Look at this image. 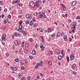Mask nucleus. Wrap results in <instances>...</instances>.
Segmentation results:
<instances>
[{
  "label": "nucleus",
  "instance_id": "f257e3e1",
  "mask_svg": "<svg viewBox=\"0 0 80 80\" xmlns=\"http://www.w3.org/2000/svg\"><path fill=\"white\" fill-rule=\"evenodd\" d=\"M23 29V27L22 26V25H19V27H17L16 30L17 31H19V32H22V30Z\"/></svg>",
  "mask_w": 80,
  "mask_h": 80
},
{
  "label": "nucleus",
  "instance_id": "f03ea898",
  "mask_svg": "<svg viewBox=\"0 0 80 80\" xmlns=\"http://www.w3.org/2000/svg\"><path fill=\"white\" fill-rule=\"evenodd\" d=\"M30 5L31 7H35V3L33 1L30 2Z\"/></svg>",
  "mask_w": 80,
  "mask_h": 80
},
{
  "label": "nucleus",
  "instance_id": "7ed1b4c3",
  "mask_svg": "<svg viewBox=\"0 0 80 80\" xmlns=\"http://www.w3.org/2000/svg\"><path fill=\"white\" fill-rule=\"evenodd\" d=\"M2 39L4 41H6V35L5 34H3L2 35Z\"/></svg>",
  "mask_w": 80,
  "mask_h": 80
},
{
  "label": "nucleus",
  "instance_id": "20e7f679",
  "mask_svg": "<svg viewBox=\"0 0 80 80\" xmlns=\"http://www.w3.org/2000/svg\"><path fill=\"white\" fill-rule=\"evenodd\" d=\"M76 22H74L72 23V25L73 27H72V28H74V30H76Z\"/></svg>",
  "mask_w": 80,
  "mask_h": 80
},
{
  "label": "nucleus",
  "instance_id": "39448f33",
  "mask_svg": "<svg viewBox=\"0 0 80 80\" xmlns=\"http://www.w3.org/2000/svg\"><path fill=\"white\" fill-rule=\"evenodd\" d=\"M11 69L12 70H14V71H16V70H18V68H17L16 67H12L11 68Z\"/></svg>",
  "mask_w": 80,
  "mask_h": 80
},
{
  "label": "nucleus",
  "instance_id": "423d86ee",
  "mask_svg": "<svg viewBox=\"0 0 80 80\" xmlns=\"http://www.w3.org/2000/svg\"><path fill=\"white\" fill-rule=\"evenodd\" d=\"M70 57L71 58V60H72L74 58V55L73 54H71L70 55Z\"/></svg>",
  "mask_w": 80,
  "mask_h": 80
},
{
  "label": "nucleus",
  "instance_id": "0eeeda50",
  "mask_svg": "<svg viewBox=\"0 0 80 80\" xmlns=\"http://www.w3.org/2000/svg\"><path fill=\"white\" fill-rule=\"evenodd\" d=\"M40 65V63H39V62L37 64L36 66L35 67L36 69H37Z\"/></svg>",
  "mask_w": 80,
  "mask_h": 80
},
{
  "label": "nucleus",
  "instance_id": "6e6552de",
  "mask_svg": "<svg viewBox=\"0 0 80 80\" xmlns=\"http://www.w3.org/2000/svg\"><path fill=\"white\" fill-rule=\"evenodd\" d=\"M32 54L33 55H35V54L36 53V51H35V49H33L32 51Z\"/></svg>",
  "mask_w": 80,
  "mask_h": 80
},
{
  "label": "nucleus",
  "instance_id": "1a4fd4ad",
  "mask_svg": "<svg viewBox=\"0 0 80 80\" xmlns=\"http://www.w3.org/2000/svg\"><path fill=\"white\" fill-rule=\"evenodd\" d=\"M77 4V2L76 1H74L72 2V6H74L75 5H76Z\"/></svg>",
  "mask_w": 80,
  "mask_h": 80
},
{
  "label": "nucleus",
  "instance_id": "9d476101",
  "mask_svg": "<svg viewBox=\"0 0 80 80\" xmlns=\"http://www.w3.org/2000/svg\"><path fill=\"white\" fill-rule=\"evenodd\" d=\"M58 58L59 60H62V56L59 55L58 57Z\"/></svg>",
  "mask_w": 80,
  "mask_h": 80
},
{
  "label": "nucleus",
  "instance_id": "9b49d317",
  "mask_svg": "<svg viewBox=\"0 0 80 80\" xmlns=\"http://www.w3.org/2000/svg\"><path fill=\"white\" fill-rule=\"evenodd\" d=\"M36 7H39L40 6V4H39V2H37L36 3Z\"/></svg>",
  "mask_w": 80,
  "mask_h": 80
},
{
  "label": "nucleus",
  "instance_id": "f8f14e48",
  "mask_svg": "<svg viewBox=\"0 0 80 80\" xmlns=\"http://www.w3.org/2000/svg\"><path fill=\"white\" fill-rule=\"evenodd\" d=\"M63 38L65 41H66L67 40V36H64L63 37Z\"/></svg>",
  "mask_w": 80,
  "mask_h": 80
},
{
  "label": "nucleus",
  "instance_id": "ddd939ff",
  "mask_svg": "<svg viewBox=\"0 0 80 80\" xmlns=\"http://www.w3.org/2000/svg\"><path fill=\"white\" fill-rule=\"evenodd\" d=\"M48 64L50 65V66H52V62L51 60H50L48 62Z\"/></svg>",
  "mask_w": 80,
  "mask_h": 80
},
{
  "label": "nucleus",
  "instance_id": "4468645a",
  "mask_svg": "<svg viewBox=\"0 0 80 80\" xmlns=\"http://www.w3.org/2000/svg\"><path fill=\"white\" fill-rule=\"evenodd\" d=\"M15 3H19L20 2L19 0H15Z\"/></svg>",
  "mask_w": 80,
  "mask_h": 80
},
{
  "label": "nucleus",
  "instance_id": "2eb2a0df",
  "mask_svg": "<svg viewBox=\"0 0 80 80\" xmlns=\"http://www.w3.org/2000/svg\"><path fill=\"white\" fill-rule=\"evenodd\" d=\"M60 36V32H58V33L57 35L56 36V37H59Z\"/></svg>",
  "mask_w": 80,
  "mask_h": 80
},
{
  "label": "nucleus",
  "instance_id": "dca6fc26",
  "mask_svg": "<svg viewBox=\"0 0 80 80\" xmlns=\"http://www.w3.org/2000/svg\"><path fill=\"white\" fill-rule=\"evenodd\" d=\"M55 52L57 53H60V51H59V50H58V49H56Z\"/></svg>",
  "mask_w": 80,
  "mask_h": 80
},
{
  "label": "nucleus",
  "instance_id": "f3484780",
  "mask_svg": "<svg viewBox=\"0 0 80 80\" xmlns=\"http://www.w3.org/2000/svg\"><path fill=\"white\" fill-rule=\"evenodd\" d=\"M21 47L23 48L24 47V42H22L21 44Z\"/></svg>",
  "mask_w": 80,
  "mask_h": 80
},
{
  "label": "nucleus",
  "instance_id": "a211bd4d",
  "mask_svg": "<svg viewBox=\"0 0 80 80\" xmlns=\"http://www.w3.org/2000/svg\"><path fill=\"white\" fill-rule=\"evenodd\" d=\"M39 64H40V65H41V66L43 65V61H41L40 62Z\"/></svg>",
  "mask_w": 80,
  "mask_h": 80
},
{
  "label": "nucleus",
  "instance_id": "6ab92c4d",
  "mask_svg": "<svg viewBox=\"0 0 80 80\" xmlns=\"http://www.w3.org/2000/svg\"><path fill=\"white\" fill-rule=\"evenodd\" d=\"M15 44V45H18V41L17 40H16L14 42Z\"/></svg>",
  "mask_w": 80,
  "mask_h": 80
},
{
  "label": "nucleus",
  "instance_id": "aec40b11",
  "mask_svg": "<svg viewBox=\"0 0 80 80\" xmlns=\"http://www.w3.org/2000/svg\"><path fill=\"white\" fill-rule=\"evenodd\" d=\"M32 24H33V21L32 20L31 21V22L30 23V26H32Z\"/></svg>",
  "mask_w": 80,
  "mask_h": 80
},
{
  "label": "nucleus",
  "instance_id": "412c9836",
  "mask_svg": "<svg viewBox=\"0 0 80 80\" xmlns=\"http://www.w3.org/2000/svg\"><path fill=\"white\" fill-rule=\"evenodd\" d=\"M25 47L27 48H28V47H29V46L28 45V43H26L25 44Z\"/></svg>",
  "mask_w": 80,
  "mask_h": 80
},
{
  "label": "nucleus",
  "instance_id": "4be33fe9",
  "mask_svg": "<svg viewBox=\"0 0 80 80\" xmlns=\"http://www.w3.org/2000/svg\"><path fill=\"white\" fill-rule=\"evenodd\" d=\"M75 67H76V65H75V64H73L72 67V68H75Z\"/></svg>",
  "mask_w": 80,
  "mask_h": 80
},
{
  "label": "nucleus",
  "instance_id": "5701e85b",
  "mask_svg": "<svg viewBox=\"0 0 80 80\" xmlns=\"http://www.w3.org/2000/svg\"><path fill=\"white\" fill-rule=\"evenodd\" d=\"M24 52L25 53H28V50H27L26 49L24 50Z\"/></svg>",
  "mask_w": 80,
  "mask_h": 80
},
{
  "label": "nucleus",
  "instance_id": "b1692460",
  "mask_svg": "<svg viewBox=\"0 0 80 80\" xmlns=\"http://www.w3.org/2000/svg\"><path fill=\"white\" fill-rule=\"evenodd\" d=\"M22 23H23V21H20L19 23V25H22Z\"/></svg>",
  "mask_w": 80,
  "mask_h": 80
},
{
  "label": "nucleus",
  "instance_id": "393cba45",
  "mask_svg": "<svg viewBox=\"0 0 80 80\" xmlns=\"http://www.w3.org/2000/svg\"><path fill=\"white\" fill-rule=\"evenodd\" d=\"M48 32L49 33H50V32H51V29H50V28H49L48 29Z\"/></svg>",
  "mask_w": 80,
  "mask_h": 80
},
{
  "label": "nucleus",
  "instance_id": "a878e982",
  "mask_svg": "<svg viewBox=\"0 0 80 80\" xmlns=\"http://www.w3.org/2000/svg\"><path fill=\"white\" fill-rule=\"evenodd\" d=\"M15 61L16 62H18V61H19V60H18V58H17L15 59Z\"/></svg>",
  "mask_w": 80,
  "mask_h": 80
},
{
  "label": "nucleus",
  "instance_id": "bb28decb",
  "mask_svg": "<svg viewBox=\"0 0 80 80\" xmlns=\"http://www.w3.org/2000/svg\"><path fill=\"white\" fill-rule=\"evenodd\" d=\"M41 37L42 39V41L43 42H44V39L43 38V37L42 36H41Z\"/></svg>",
  "mask_w": 80,
  "mask_h": 80
},
{
  "label": "nucleus",
  "instance_id": "cd10ccee",
  "mask_svg": "<svg viewBox=\"0 0 80 80\" xmlns=\"http://www.w3.org/2000/svg\"><path fill=\"white\" fill-rule=\"evenodd\" d=\"M33 41V39L32 38H30L29 39V42H32Z\"/></svg>",
  "mask_w": 80,
  "mask_h": 80
},
{
  "label": "nucleus",
  "instance_id": "c85d7f7f",
  "mask_svg": "<svg viewBox=\"0 0 80 80\" xmlns=\"http://www.w3.org/2000/svg\"><path fill=\"white\" fill-rule=\"evenodd\" d=\"M49 53H50V54H51V55L53 54V51H50Z\"/></svg>",
  "mask_w": 80,
  "mask_h": 80
},
{
  "label": "nucleus",
  "instance_id": "c756f323",
  "mask_svg": "<svg viewBox=\"0 0 80 80\" xmlns=\"http://www.w3.org/2000/svg\"><path fill=\"white\" fill-rule=\"evenodd\" d=\"M21 75V74H19L18 75V78H21V77H22Z\"/></svg>",
  "mask_w": 80,
  "mask_h": 80
},
{
  "label": "nucleus",
  "instance_id": "7c9ffc66",
  "mask_svg": "<svg viewBox=\"0 0 80 80\" xmlns=\"http://www.w3.org/2000/svg\"><path fill=\"white\" fill-rule=\"evenodd\" d=\"M39 31H40L41 32H43V29H42L41 28H39Z\"/></svg>",
  "mask_w": 80,
  "mask_h": 80
},
{
  "label": "nucleus",
  "instance_id": "2f4dec72",
  "mask_svg": "<svg viewBox=\"0 0 80 80\" xmlns=\"http://www.w3.org/2000/svg\"><path fill=\"white\" fill-rule=\"evenodd\" d=\"M42 47H43V44L42 43L40 45V48H42Z\"/></svg>",
  "mask_w": 80,
  "mask_h": 80
},
{
  "label": "nucleus",
  "instance_id": "473e14b6",
  "mask_svg": "<svg viewBox=\"0 0 80 80\" xmlns=\"http://www.w3.org/2000/svg\"><path fill=\"white\" fill-rule=\"evenodd\" d=\"M21 80H25V77H22L21 78Z\"/></svg>",
  "mask_w": 80,
  "mask_h": 80
},
{
  "label": "nucleus",
  "instance_id": "72a5a7b5",
  "mask_svg": "<svg viewBox=\"0 0 80 80\" xmlns=\"http://www.w3.org/2000/svg\"><path fill=\"white\" fill-rule=\"evenodd\" d=\"M42 16L43 17H44V18H47V16H46V15L44 14L42 15Z\"/></svg>",
  "mask_w": 80,
  "mask_h": 80
},
{
  "label": "nucleus",
  "instance_id": "f704fd0d",
  "mask_svg": "<svg viewBox=\"0 0 80 80\" xmlns=\"http://www.w3.org/2000/svg\"><path fill=\"white\" fill-rule=\"evenodd\" d=\"M42 48V51H43L44 50V49H45V47H43L42 48Z\"/></svg>",
  "mask_w": 80,
  "mask_h": 80
},
{
  "label": "nucleus",
  "instance_id": "c9c22d12",
  "mask_svg": "<svg viewBox=\"0 0 80 80\" xmlns=\"http://www.w3.org/2000/svg\"><path fill=\"white\" fill-rule=\"evenodd\" d=\"M29 17V15H28V14H27L26 15V18L28 19V18Z\"/></svg>",
  "mask_w": 80,
  "mask_h": 80
},
{
  "label": "nucleus",
  "instance_id": "e433bc0d",
  "mask_svg": "<svg viewBox=\"0 0 80 80\" xmlns=\"http://www.w3.org/2000/svg\"><path fill=\"white\" fill-rule=\"evenodd\" d=\"M63 11H65L66 10V8L64 6V7H63Z\"/></svg>",
  "mask_w": 80,
  "mask_h": 80
},
{
  "label": "nucleus",
  "instance_id": "4c0bfd02",
  "mask_svg": "<svg viewBox=\"0 0 80 80\" xmlns=\"http://www.w3.org/2000/svg\"><path fill=\"white\" fill-rule=\"evenodd\" d=\"M5 56H6V57H9V53H7L6 54Z\"/></svg>",
  "mask_w": 80,
  "mask_h": 80
},
{
  "label": "nucleus",
  "instance_id": "58836bf2",
  "mask_svg": "<svg viewBox=\"0 0 80 80\" xmlns=\"http://www.w3.org/2000/svg\"><path fill=\"white\" fill-rule=\"evenodd\" d=\"M34 16H37V12H36L34 13Z\"/></svg>",
  "mask_w": 80,
  "mask_h": 80
},
{
  "label": "nucleus",
  "instance_id": "ea45409f",
  "mask_svg": "<svg viewBox=\"0 0 80 80\" xmlns=\"http://www.w3.org/2000/svg\"><path fill=\"white\" fill-rule=\"evenodd\" d=\"M31 78V77L30 76H28L27 77V79L28 80H30V78Z\"/></svg>",
  "mask_w": 80,
  "mask_h": 80
},
{
  "label": "nucleus",
  "instance_id": "a19ab883",
  "mask_svg": "<svg viewBox=\"0 0 80 80\" xmlns=\"http://www.w3.org/2000/svg\"><path fill=\"white\" fill-rule=\"evenodd\" d=\"M14 35L15 37H17V32H15L14 33Z\"/></svg>",
  "mask_w": 80,
  "mask_h": 80
},
{
  "label": "nucleus",
  "instance_id": "79ce46f5",
  "mask_svg": "<svg viewBox=\"0 0 80 80\" xmlns=\"http://www.w3.org/2000/svg\"><path fill=\"white\" fill-rule=\"evenodd\" d=\"M42 14H45V11H43V10H42Z\"/></svg>",
  "mask_w": 80,
  "mask_h": 80
},
{
  "label": "nucleus",
  "instance_id": "37998d69",
  "mask_svg": "<svg viewBox=\"0 0 80 80\" xmlns=\"http://www.w3.org/2000/svg\"><path fill=\"white\" fill-rule=\"evenodd\" d=\"M29 58H30V59H33V57L30 56H29Z\"/></svg>",
  "mask_w": 80,
  "mask_h": 80
},
{
  "label": "nucleus",
  "instance_id": "c03bdc74",
  "mask_svg": "<svg viewBox=\"0 0 80 80\" xmlns=\"http://www.w3.org/2000/svg\"><path fill=\"white\" fill-rule=\"evenodd\" d=\"M73 73L74 75H76V74H77V72H75V71H73Z\"/></svg>",
  "mask_w": 80,
  "mask_h": 80
},
{
  "label": "nucleus",
  "instance_id": "a18cd8bd",
  "mask_svg": "<svg viewBox=\"0 0 80 80\" xmlns=\"http://www.w3.org/2000/svg\"><path fill=\"white\" fill-rule=\"evenodd\" d=\"M42 14H41L40 15H39V18H42Z\"/></svg>",
  "mask_w": 80,
  "mask_h": 80
},
{
  "label": "nucleus",
  "instance_id": "49530a36",
  "mask_svg": "<svg viewBox=\"0 0 80 80\" xmlns=\"http://www.w3.org/2000/svg\"><path fill=\"white\" fill-rule=\"evenodd\" d=\"M17 7L18 8L20 7V4H17Z\"/></svg>",
  "mask_w": 80,
  "mask_h": 80
},
{
  "label": "nucleus",
  "instance_id": "de8ad7c7",
  "mask_svg": "<svg viewBox=\"0 0 80 80\" xmlns=\"http://www.w3.org/2000/svg\"><path fill=\"white\" fill-rule=\"evenodd\" d=\"M67 59L68 62H69V57H67Z\"/></svg>",
  "mask_w": 80,
  "mask_h": 80
},
{
  "label": "nucleus",
  "instance_id": "09e8293b",
  "mask_svg": "<svg viewBox=\"0 0 80 80\" xmlns=\"http://www.w3.org/2000/svg\"><path fill=\"white\" fill-rule=\"evenodd\" d=\"M55 36V33H53L51 35V37H53Z\"/></svg>",
  "mask_w": 80,
  "mask_h": 80
},
{
  "label": "nucleus",
  "instance_id": "8fccbe9b",
  "mask_svg": "<svg viewBox=\"0 0 80 80\" xmlns=\"http://www.w3.org/2000/svg\"><path fill=\"white\" fill-rule=\"evenodd\" d=\"M64 35V33L63 32H62L61 34V36H63Z\"/></svg>",
  "mask_w": 80,
  "mask_h": 80
},
{
  "label": "nucleus",
  "instance_id": "3c124183",
  "mask_svg": "<svg viewBox=\"0 0 80 80\" xmlns=\"http://www.w3.org/2000/svg\"><path fill=\"white\" fill-rule=\"evenodd\" d=\"M72 38H69V42H72Z\"/></svg>",
  "mask_w": 80,
  "mask_h": 80
},
{
  "label": "nucleus",
  "instance_id": "603ef678",
  "mask_svg": "<svg viewBox=\"0 0 80 80\" xmlns=\"http://www.w3.org/2000/svg\"><path fill=\"white\" fill-rule=\"evenodd\" d=\"M76 18H77V19H80V17H79V16H78Z\"/></svg>",
  "mask_w": 80,
  "mask_h": 80
},
{
  "label": "nucleus",
  "instance_id": "864d4df0",
  "mask_svg": "<svg viewBox=\"0 0 80 80\" xmlns=\"http://www.w3.org/2000/svg\"><path fill=\"white\" fill-rule=\"evenodd\" d=\"M68 22L69 23H70V22H72V20H68Z\"/></svg>",
  "mask_w": 80,
  "mask_h": 80
},
{
  "label": "nucleus",
  "instance_id": "5fc2aeb1",
  "mask_svg": "<svg viewBox=\"0 0 80 80\" xmlns=\"http://www.w3.org/2000/svg\"><path fill=\"white\" fill-rule=\"evenodd\" d=\"M4 11L5 12H7V8H5L4 10Z\"/></svg>",
  "mask_w": 80,
  "mask_h": 80
},
{
  "label": "nucleus",
  "instance_id": "6e6d98bb",
  "mask_svg": "<svg viewBox=\"0 0 80 80\" xmlns=\"http://www.w3.org/2000/svg\"><path fill=\"white\" fill-rule=\"evenodd\" d=\"M61 5V6H62V7H65V6L63 5V3H62Z\"/></svg>",
  "mask_w": 80,
  "mask_h": 80
},
{
  "label": "nucleus",
  "instance_id": "4d7b16f0",
  "mask_svg": "<svg viewBox=\"0 0 80 80\" xmlns=\"http://www.w3.org/2000/svg\"><path fill=\"white\" fill-rule=\"evenodd\" d=\"M26 24H29V21H28L26 22Z\"/></svg>",
  "mask_w": 80,
  "mask_h": 80
},
{
  "label": "nucleus",
  "instance_id": "13d9d810",
  "mask_svg": "<svg viewBox=\"0 0 80 80\" xmlns=\"http://www.w3.org/2000/svg\"><path fill=\"white\" fill-rule=\"evenodd\" d=\"M24 68H24V67H23V66H22L21 68V70H23V69H24Z\"/></svg>",
  "mask_w": 80,
  "mask_h": 80
},
{
  "label": "nucleus",
  "instance_id": "bf43d9fd",
  "mask_svg": "<svg viewBox=\"0 0 80 80\" xmlns=\"http://www.w3.org/2000/svg\"><path fill=\"white\" fill-rule=\"evenodd\" d=\"M75 30L74 29L72 30V32H73V33H75Z\"/></svg>",
  "mask_w": 80,
  "mask_h": 80
},
{
  "label": "nucleus",
  "instance_id": "052dcab7",
  "mask_svg": "<svg viewBox=\"0 0 80 80\" xmlns=\"http://www.w3.org/2000/svg\"><path fill=\"white\" fill-rule=\"evenodd\" d=\"M21 36V34H20L19 33H18V37H20Z\"/></svg>",
  "mask_w": 80,
  "mask_h": 80
},
{
  "label": "nucleus",
  "instance_id": "680f3d73",
  "mask_svg": "<svg viewBox=\"0 0 80 80\" xmlns=\"http://www.w3.org/2000/svg\"><path fill=\"white\" fill-rule=\"evenodd\" d=\"M63 50H61V54H62V55L63 54Z\"/></svg>",
  "mask_w": 80,
  "mask_h": 80
},
{
  "label": "nucleus",
  "instance_id": "e2e57ef3",
  "mask_svg": "<svg viewBox=\"0 0 80 80\" xmlns=\"http://www.w3.org/2000/svg\"><path fill=\"white\" fill-rule=\"evenodd\" d=\"M8 18H11V15H8Z\"/></svg>",
  "mask_w": 80,
  "mask_h": 80
},
{
  "label": "nucleus",
  "instance_id": "0e129e2a",
  "mask_svg": "<svg viewBox=\"0 0 80 80\" xmlns=\"http://www.w3.org/2000/svg\"><path fill=\"white\" fill-rule=\"evenodd\" d=\"M19 12L21 14H22V12L21 10H20Z\"/></svg>",
  "mask_w": 80,
  "mask_h": 80
},
{
  "label": "nucleus",
  "instance_id": "69168bd1",
  "mask_svg": "<svg viewBox=\"0 0 80 80\" xmlns=\"http://www.w3.org/2000/svg\"><path fill=\"white\" fill-rule=\"evenodd\" d=\"M3 30H5L6 29V28H5V27H3Z\"/></svg>",
  "mask_w": 80,
  "mask_h": 80
},
{
  "label": "nucleus",
  "instance_id": "338daca9",
  "mask_svg": "<svg viewBox=\"0 0 80 80\" xmlns=\"http://www.w3.org/2000/svg\"><path fill=\"white\" fill-rule=\"evenodd\" d=\"M21 63L22 65H24V63H23V62H21Z\"/></svg>",
  "mask_w": 80,
  "mask_h": 80
},
{
  "label": "nucleus",
  "instance_id": "774afa93",
  "mask_svg": "<svg viewBox=\"0 0 80 80\" xmlns=\"http://www.w3.org/2000/svg\"><path fill=\"white\" fill-rule=\"evenodd\" d=\"M38 47V45L37 44H36V45L35 46V48H37Z\"/></svg>",
  "mask_w": 80,
  "mask_h": 80
}]
</instances>
